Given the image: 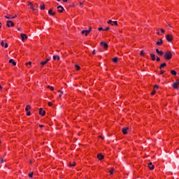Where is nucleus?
<instances>
[{
    "label": "nucleus",
    "instance_id": "1",
    "mask_svg": "<svg viewBox=\"0 0 179 179\" xmlns=\"http://www.w3.org/2000/svg\"><path fill=\"white\" fill-rule=\"evenodd\" d=\"M164 58L169 61V59H171V58H173V54L171 53V52L167 51L165 52Z\"/></svg>",
    "mask_w": 179,
    "mask_h": 179
},
{
    "label": "nucleus",
    "instance_id": "2",
    "mask_svg": "<svg viewBox=\"0 0 179 179\" xmlns=\"http://www.w3.org/2000/svg\"><path fill=\"white\" fill-rule=\"evenodd\" d=\"M166 39L167 40V41H169V43H171V41H173V35L167 34Z\"/></svg>",
    "mask_w": 179,
    "mask_h": 179
},
{
    "label": "nucleus",
    "instance_id": "3",
    "mask_svg": "<svg viewBox=\"0 0 179 179\" xmlns=\"http://www.w3.org/2000/svg\"><path fill=\"white\" fill-rule=\"evenodd\" d=\"M100 45H101V47H103L105 50H107L108 48V45L104 41L101 42Z\"/></svg>",
    "mask_w": 179,
    "mask_h": 179
},
{
    "label": "nucleus",
    "instance_id": "4",
    "mask_svg": "<svg viewBox=\"0 0 179 179\" xmlns=\"http://www.w3.org/2000/svg\"><path fill=\"white\" fill-rule=\"evenodd\" d=\"M6 24L8 27H13V26H15V24L13 23V22L10 21V20H8L6 22Z\"/></svg>",
    "mask_w": 179,
    "mask_h": 179
},
{
    "label": "nucleus",
    "instance_id": "5",
    "mask_svg": "<svg viewBox=\"0 0 179 179\" xmlns=\"http://www.w3.org/2000/svg\"><path fill=\"white\" fill-rule=\"evenodd\" d=\"M57 8L59 13H62V12H64V7H62V6H58Z\"/></svg>",
    "mask_w": 179,
    "mask_h": 179
},
{
    "label": "nucleus",
    "instance_id": "6",
    "mask_svg": "<svg viewBox=\"0 0 179 179\" xmlns=\"http://www.w3.org/2000/svg\"><path fill=\"white\" fill-rule=\"evenodd\" d=\"M128 129H129V127H124L122 129V132L124 134V135H127V134H128Z\"/></svg>",
    "mask_w": 179,
    "mask_h": 179
},
{
    "label": "nucleus",
    "instance_id": "7",
    "mask_svg": "<svg viewBox=\"0 0 179 179\" xmlns=\"http://www.w3.org/2000/svg\"><path fill=\"white\" fill-rule=\"evenodd\" d=\"M178 85H179V80L175 82L172 86L173 87H174V89H178Z\"/></svg>",
    "mask_w": 179,
    "mask_h": 179
},
{
    "label": "nucleus",
    "instance_id": "8",
    "mask_svg": "<svg viewBox=\"0 0 179 179\" xmlns=\"http://www.w3.org/2000/svg\"><path fill=\"white\" fill-rule=\"evenodd\" d=\"M20 36L22 41H24V40H27V35L24 34H21Z\"/></svg>",
    "mask_w": 179,
    "mask_h": 179
},
{
    "label": "nucleus",
    "instance_id": "9",
    "mask_svg": "<svg viewBox=\"0 0 179 179\" xmlns=\"http://www.w3.org/2000/svg\"><path fill=\"white\" fill-rule=\"evenodd\" d=\"M39 114L40 115H45V110H43L42 108H39Z\"/></svg>",
    "mask_w": 179,
    "mask_h": 179
},
{
    "label": "nucleus",
    "instance_id": "10",
    "mask_svg": "<svg viewBox=\"0 0 179 179\" xmlns=\"http://www.w3.org/2000/svg\"><path fill=\"white\" fill-rule=\"evenodd\" d=\"M155 51H156L157 54H158V55H161V56L164 55V52H163V51H162V50L161 51L159 50V49H156Z\"/></svg>",
    "mask_w": 179,
    "mask_h": 179
},
{
    "label": "nucleus",
    "instance_id": "11",
    "mask_svg": "<svg viewBox=\"0 0 179 179\" xmlns=\"http://www.w3.org/2000/svg\"><path fill=\"white\" fill-rule=\"evenodd\" d=\"M148 168L150 169V170H154L155 169V165H153V164H152V162H150L148 164Z\"/></svg>",
    "mask_w": 179,
    "mask_h": 179
},
{
    "label": "nucleus",
    "instance_id": "12",
    "mask_svg": "<svg viewBox=\"0 0 179 179\" xmlns=\"http://www.w3.org/2000/svg\"><path fill=\"white\" fill-rule=\"evenodd\" d=\"M97 158L99 159V160H103V159H104V155H103L101 154H98Z\"/></svg>",
    "mask_w": 179,
    "mask_h": 179
},
{
    "label": "nucleus",
    "instance_id": "13",
    "mask_svg": "<svg viewBox=\"0 0 179 179\" xmlns=\"http://www.w3.org/2000/svg\"><path fill=\"white\" fill-rule=\"evenodd\" d=\"M157 45H162L163 44V39L160 38L158 41L156 43Z\"/></svg>",
    "mask_w": 179,
    "mask_h": 179
},
{
    "label": "nucleus",
    "instance_id": "14",
    "mask_svg": "<svg viewBox=\"0 0 179 179\" xmlns=\"http://www.w3.org/2000/svg\"><path fill=\"white\" fill-rule=\"evenodd\" d=\"M49 61H50V59H47L45 61L41 62V65L44 66V65H45V64H47V62H48Z\"/></svg>",
    "mask_w": 179,
    "mask_h": 179
},
{
    "label": "nucleus",
    "instance_id": "15",
    "mask_svg": "<svg viewBox=\"0 0 179 179\" xmlns=\"http://www.w3.org/2000/svg\"><path fill=\"white\" fill-rule=\"evenodd\" d=\"M9 63L12 64V65H13L14 66H16V63H15V60H13V59H10Z\"/></svg>",
    "mask_w": 179,
    "mask_h": 179
},
{
    "label": "nucleus",
    "instance_id": "16",
    "mask_svg": "<svg viewBox=\"0 0 179 179\" xmlns=\"http://www.w3.org/2000/svg\"><path fill=\"white\" fill-rule=\"evenodd\" d=\"M81 33H82V34H85V36H87V34H89V33H90V32L88 30H83V31H82Z\"/></svg>",
    "mask_w": 179,
    "mask_h": 179
},
{
    "label": "nucleus",
    "instance_id": "17",
    "mask_svg": "<svg viewBox=\"0 0 179 179\" xmlns=\"http://www.w3.org/2000/svg\"><path fill=\"white\" fill-rule=\"evenodd\" d=\"M150 57H151L152 61H156V55H155V54L151 53Z\"/></svg>",
    "mask_w": 179,
    "mask_h": 179
},
{
    "label": "nucleus",
    "instance_id": "18",
    "mask_svg": "<svg viewBox=\"0 0 179 179\" xmlns=\"http://www.w3.org/2000/svg\"><path fill=\"white\" fill-rule=\"evenodd\" d=\"M48 14L50 15V16H54V15H55V13H52V9H50L48 10Z\"/></svg>",
    "mask_w": 179,
    "mask_h": 179
},
{
    "label": "nucleus",
    "instance_id": "19",
    "mask_svg": "<svg viewBox=\"0 0 179 179\" xmlns=\"http://www.w3.org/2000/svg\"><path fill=\"white\" fill-rule=\"evenodd\" d=\"M53 59L55 61V59H57V61H59L60 57L58 55L53 56Z\"/></svg>",
    "mask_w": 179,
    "mask_h": 179
},
{
    "label": "nucleus",
    "instance_id": "20",
    "mask_svg": "<svg viewBox=\"0 0 179 179\" xmlns=\"http://www.w3.org/2000/svg\"><path fill=\"white\" fill-rule=\"evenodd\" d=\"M167 64L166 63H163L160 65L159 69H162V68H164V66H166Z\"/></svg>",
    "mask_w": 179,
    "mask_h": 179
},
{
    "label": "nucleus",
    "instance_id": "21",
    "mask_svg": "<svg viewBox=\"0 0 179 179\" xmlns=\"http://www.w3.org/2000/svg\"><path fill=\"white\" fill-rule=\"evenodd\" d=\"M40 9L41 10H44V9H45V6L43 4L42 6H40Z\"/></svg>",
    "mask_w": 179,
    "mask_h": 179
},
{
    "label": "nucleus",
    "instance_id": "22",
    "mask_svg": "<svg viewBox=\"0 0 179 179\" xmlns=\"http://www.w3.org/2000/svg\"><path fill=\"white\" fill-rule=\"evenodd\" d=\"M30 108H31V106H30V105H28L26 106L25 110L29 111V110H30Z\"/></svg>",
    "mask_w": 179,
    "mask_h": 179
},
{
    "label": "nucleus",
    "instance_id": "23",
    "mask_svg": "<svg viewBox=\"0 0 179 179\" xmlns=\"http://www.w3.org/2000/svg\"><path fill=\"white\" fill-rule=\"evenodd\" d=\"M171 75H173V76L177 75V72H176V71H174V70L171 71Z\"/></svg>",
    "mask_w": 179,
    "mask_h": 179
},
{
    "label": "nucleus",
    "instance_id": "24",
    "mask_svg": "<svg viewBox=\"0 0 179 179\" xmlns=\"http://www.w3.org/2000/svg\"><path fill=\"white\" fill-rule=\"evenodd\" d=\"M108 24H112V26H114V24H113V20H111L108 21Z\"/></svg>",
    "mask_w": 179,
    "mask_h": 179
},
{
    "label": "nucleus",
    "instance_id": "25",
    "mask_svg": "<svg viewBox=\"0 0 179 179\" xmlns=\"http://www.w3.org/2000/svg\"><path fill=\"white\" fill-rule=\"evenodd\" d=\"M75 68H76L77 71H79V69H80V66H79V65L78 64H75Z\"/></svg>",
    "mask_w": 179,
    "mask_h": 179
},
{
    "label": "nucleus",
    "instance_id": "26",
    "mask_svg": "<svg viewBox=\"0 0 179 179\" xmlns=\"http://www.w3.org/2000/svg\"><path fill=\"white\" fill-rule=\"evenodd\" d=\"M29 178H33V172H31L30 173L28 174Z\"/></svg>",
    "mask_w": 179,
    "mask_h": 179
},
{
    "label": "nucleus",
    "instance_id": "27",
    "mask_svg": "<svg viewBox=\"0 0 179 179\" xmlns=\"http://www.w3.org/2000/svg\"><path fill=\"white\" fill-rule=\"evenodd\" d=\"M25 65L27 66H29H29H31V62H29L28 63H26Z\"/></svg>",
    "mask_w": 179,
    "mask_h": 179
},
{
    "label": "nucleus",
    "instance_id": "28",
    "mask_svg": "<svg viewBox=\"0 0 179 179\" xmlns=\"http://www.w3.org/2000/svg\"><path fill=\"white\" fill-rule=\"evenodd\" d=\"M113 61L114 62H117L118 61V57H115V58H113Z\"/></svg>",
    "mask_w": 179,
    "mask_h": 179
},
{
    "label": "nucleus",
    "instance_id": "29",
    "mask_svg": "<svg viewBox=\"0 0 179 179\" xmlns=\"http://www.w3.org/2000/svg\"><path fill=\"white\" fill-rule=\"evenodd\" d=\"M48 89H50V90H54V87H51V86H50V85H48Z\"/></svg>",
    "mask_w": 179,
    "mask_h": 179
},
{
    "label": "nucleus",
    "instance_id": "30",
    "mask_svg": "<svg viewBox=\"0 0 179 179\" xmlns=\"http://www.w3.org/2000/svg\"><path fill=\"white\" fill-rule=\"evenodd\" d=\"M60 94H59V97H62V94H64V92L62 91H59Z\"/></svg>",
    "mask_w": 179,
    "mask_h": 179
},
{
    "label": "nucleus",
    "instance_id": "31",
    "mask_svg": "<svg viewBox=\"0 0 179 179\" xmlns=\"http://www.w3.org/2000/svg\"><path fill=\"white\" fill-rule=\"evenodd\" d=\"M73 166H76V162H73V164H70V167H73Z\"/></svg>",
    "mask_w": 179,
    "mask_h": 179
},
{
    "label": "nucleus",
    "instance_id": "32",
    "mask_svg": "<svg viewBox=\"0 0 179 179\" xmlns=\"http://www.w3.org/2000/svg\"><path fill=\"white\" fill-rule=\"evenodd\" d=\"M112 24H115V26H117L118 25V23L117 22V21H113L112 22Z\"/></svg>",
    "mask_w": 179,
    "mask_h": 179
},
{
    "label": "nucleus",
    "instance_id": "33",
    "mask_svg": "<svg viewBox=\"0 0 179 179\" xmlns=\"http://www.w3.org/2000/svg\"><path fill=\"white\" fill-rule=\"evenodd\" d=\"M98 30H99V31H104V29H103V27H99V28H98Z\"/></svg>",
    "mask_w": 179,
    "mask_h": 179
},
{
    "label": "nucleus",
    "instance_id": "34",
    "mask_svg": "<svg viewBox=\"0 0 179 179\" xmlns=\"http://www.w3.org/2000/svg\"><path fill=\"white\" fill-rule=\"evenodd\" d=\"M1 47H3V45H5V42L3 41L1 42Z\"/></svg>",
    "mask_w": 179,
    "mask_h": 179
},
{
    "label": "nucleus",
    "instance_id": "35",
    "mask_svg": "<svg viewBox=\"0 0 179 179\" xmlns=\"http://www.w3.org/2000/svg\"><path fill=\"white\" fill-rule=\"evenodd\" d=\"M34 8H35L36 10H37V8H38V4L36 3Z\"/></svg>",
    "mask_w": 179,
    "mask_h": 179
},
{
    "label": "nucleus",
    "instance_id": "36",
    "mask_svg": "<svg viewBox=\"0 0 179 179\" xmlns=\"http://www.w3.org/2000/svg\"><path fill=\"white\" fill-rule=\"evenodd\" d=\"M160 31H161V33H162V34H164V32H165L164 29H160Z\"/></svg>",
    "mask_w": 179,
    "mask_h": 179
},
{
    "label": "nucleus",
    "instance_id": "37",
    "mask_svg": "<svg viewBox=\"0 0 179 179\" xmlns=\"http://www.w3.org/2000/svg\"><path fill=\"white\" fill-rule=\"evenodd\" d=\"M113 171H114V168H112L111 171H110V174H113Z\"/></svg>",
    "mask_w": 179,
    "mask_h": 179
},
{
    "label": "nucleus",
    "instance_id": "38",
    "mask_svg": "<svg viewBox=\"0 0 179 179\" xmlns=\"http://www.w3.org/2000/svg\"><path fill=\"white\" fill-rule=\"evenodd\" d=\"M5 17H6V19H10L11 18L10 15H6Z\"/></svg>",
    "mask_w": 179,
    "mask_h": 179
},
{
    "label": "nucleus",
    "instance_id": "39",
    "mask_svg": "<svg viewBox=\"0 0 179 179\" xmlns=\"http://www.w3.org/2000/svg\"><path fill=\"white\" fill-rule=\"evenodd\" d=\"M110 30V27H107L105 29H104V31H107Z\"/></svg>",
    "mask_w": 179,
    "mask_h": 179
},
{
    "label": "nucleus",
    "instance_id": "40",
    "mask_svg": "<svg viewBox=\"0 0 179 179\" xmlns=\"http://www.w3.org/2000/svg\"><path fill=\"white\" fill-rule=\"evenodd\" d=\"M31 9H32L33 10H36V8H34V6H33V5L31 6Z\"/></svg>",
    "mask_w": 179,
    "mask_h": 179
},
{
    "label": "nucleus",
    "instance_id": "41",
    "mask_svg": "<svg viewBox=\"0 0 179 179\" xmlns=\"http://www.w3.org/2000/svg\"><path fill=\"white\" fill-rule=\"evenodd\" d=\"M155 93H156V90H153L152 92H151V94L153 96L155 94Z\"/></svg>",
    "mask_w": 179,
    "mask_h": 179
},
{
    "label": "nucleus",
    "instance_id": "42",
    "mask_svg": "<svg viewBox=\"0 0 179 179\" xmlns=\"http://www.w3.org/2000/svg\"><path fill=\"white\" fill-rule=\"evenodd\" d=\"M157 34H159V35H161L162 34H160V31L159 29H157Z\"/></svg>",
    "mask_w": 179,
    "mask_h": 179
},
{
    "label": "nucleus",
    "instance_id": "43",
    "mask_svg": "<svg viewBox=\"0 0 179 179\" xmlns=\"http://www.w3.org/2000/svg\"><path fill=\"white\" fill-rule=\"evenodd\" d=\"M87 31H90H90H92V27H90L89 29Z\"/></svg>",
    "mask_w": 179,
    "mask_h": 179
},
{
    "label": "nucleus",
    "instance_id": "44",
    "mask_svg": "<svg viewBox=\"0 0 179 179\" xmlns=\"http://www.w3.org/2000/svg\"><path fill=\"white\" fill-rule=\"evenodd\" d=\"M140 55H143V56L145 55L143 54V50H141V51Z\"/></svg>",
    "mask_w": 179,
    "mask_h": 179
},
{
    "label": "nucleus",
    "instance_id": "45",
    "mask_svg": "<svg viewBox=\"0 0 179 179\" xmlns=\"http://www.w3.org/2000/svg\"><path fill=\"white\" fill-rule=\"evenodd\" d=\"M48 106H49L50 107H51V106H52V103L48 102Z\"/></svg>",
    "mask_w": 179,
    "mask_h": 179
},
{
    "label": "nucleus",
    "instance_id": "46",
    "mask_svg": "<svg viewBox=\"0 0 179 179\" xmlns=\"http://www.w3.org/2000/svg\"><path fill=\"white\" fill-rule=\"evenodd\" d=\"M4 47H5V48H8V43H5V45H4Z\"/></svg>",
    "mask_w": 179,
    "mask_h": 179
},
{
    "label": "nucleus",
    "instance_id": "47",
    "mask_svg": "<svg viewBox=\"0 0 179 179\" xmlns=\"http://www.w3.org/2000/svg\"><path fill=\"white\" fill-rule=\"evenodd\" d=\"M27 115H28V116H29V115H31V113L30 112H27Z\"/></svg>",
    "mask_w": 179,
    "mask_h": 179
},
{
    "label": "nucleus",
    "instance_id": "48",
    "mask_svg": "<svg viewBox=\"0 0 179 179\" xmlns=\"http://www.w3.org/2000/svg\"><path fill=\"white\" fill-rule=\"evenodd\" d=\"M92 54H93L94 55L96 54V50H94L92 51Z\"/></svg>",
    "mask_w": 179,
    "mask_h": 179
},
{
    "label": "nucleus",
    "instance_id": "49",
    "mask_svg": "<svg viewBox=\"0 0 179 179\" xmlns=\"http://www.w3.org/2000/svg\"><path fill=\"white\" fill-rule=\"evenodd\" d=\"M39 127H40V128H44V125H43V124L39 125Z\"/></svg>",
    "mask_w": 179,
    "mask_h": 179
},
{
    "label": "nucleus",
    "instance_id": "50",
    "mask_svg": "<svg viewBox=\"0 0 179 179\" xmlns=\"http://www.w3.org/2000/svg\"><path fill=\"white\" fill-rule=\"evenodd\" d=\"M155 89H159L158 85H155Z\"/></svg>",
    "mask_w": 179,
    "mask_h": 179
},
{
    "label": "nucleus",
    "instance_id": "51",
    "mask_svg": "<svg viewBox=\"0 0 179 179\" xmlns=\"http://www.w3.org/2000/svg\"><path fill=\"white\" fill-rule=\"evenodd\" d=\"M157 61H160V57H157Z\"/></svg>",
    "mask_w": 179,
    "mask_h": 179
},
{
    "label": "nucleus",
    "instance_id": "52",
    "mask_svg": "<svg viewBox=\"0 0 179 179\" xmlns=\"http://www.w3.org/2000/svg\"><path fill=\"white\" fill-rule=\"evenodd\" d=\"M1 163H3V158H1Z\"/></svg>",
    "mask_w": 179,
    "mask_h": 179
},
{
    "label": "nucleus",
    "instance_id": "53",
    "mask_svg": "<svg viewBox=\"0 0 179 179\" xmlns=\"http://www.w3.org/2000/svg\"><path fill=\"white\" fill-rule=\"evenodd\" d=\"M80 5L82 6V5H83V2H80Z\"/></svg>",
    "mask_w": 179,
    "mask_h": 179
},
{
    "label": "nucleus",
    "instance_id": "54",
    "mask_svg": "<svg viewBox=\"0 0 179 179\" xmlns=\"http://www.w3.org/2000/svg\"><path fill=\"white\" fill-rule=\"evenodd\" d=\"M163 73H164V71H161V72H160V74H161V75H163Z\"/></svg>",
    "mask_w": 179,
    "mask_h": 179
},
{
    "label": "nucleus",
    "instance_id": "55",
    "mask_svg": "<svg viewBox=\"0 0 179 179\" xmlns=\"http://www.w3.org/2000/svg\"><path fill=\"white\" fill-rule=\"evenodd\" d=\"M15 17H16V15L14 17H12L10 19H15Z\"/></svg>",
    "mask_w": 179,
    "mask_h": 179
},
{
    "label": "nucleus",
    "instance_id": "56",
    "mask_svg": "<svg viewBox=\"0 0 179 179\" xmlns=\"http://www.w3.org/2000/svg\"><path fill=\"white\" fill-rule=\"evenodd\" d=\"M17 30H18V31H20V28H17Z\"/></svg>",
    "mask_w": 179,
    "mask_h": 179
},
{
    "label": "nucleus",
    "instance_id": "57",
    "mask_svg": "<svg viewBox=\"0 0 179 179\" xmlns=\"http://www.w3.org/2000/svg\"><path fill=\"white\" fill-rule=\"evenodd\" d=\"M64 2H68V0H63Z\"/></svg>",
    "mask_w": 179,
    "mask_h": 179
},
{
    "label": "nucleus",
    "instance_id": "58",
    "mask_svg": "<svg viewBox=\"0 0 179 179\" xmlns=\"http://www.w3.org/2000/svg\"><path fill=\"white\" fill-rule=\"evenodd\" d=\"M28 4L29 5H31V2H28Z\"/></svg>",
    "mask_w": 179,
    "mask_h": 179
},
{
    "label": "nucleus",
    "instance_id": "59",
    "mask_svg": "<svg viewBox=\"0 0 179 179\" xmlns=\"http://www.w3.org/2000/svg\"><path fill=\"white\" fill-rule=\"evenodd\" d=\"M1 23L0 22V29H1Z\"/></svg>",
    "mask_w": 179,
    "mask_h": 179
},
{
    "label": "nucleus",
    "instance_id": "60",
    "mask_svg": "<svg viewBox=\"0 0 179 179\" xmlns=\"http://www.w3.org/2000/svg\"><path fill=\"white\" fill-rule=\"evenodd\" d=\"M101 139H104V137H101Z\"/></svg>",
    "mask_w": 179,
    "mask_h": 179
},
{
    "label": "nucleus",
    "instance_id": "61",
    "mask_svg": "<svg viewBox=\"0 0 179 179\" xmlns=\"http://www.w3.org/2000/svg\"><path fill=\"white\" fill-rule=\"evenodd\" d=\"M57 1H58L59 2L61 0H57Z\"/></svg>",
    "mask_w": 179,
    "mask_h": 179
},
{
    "label": "nucleus",
    "instance_id": "62",
    "mask_svg": "<svg viewBox=\"0 0 179 179\" xmlns=\"http://www.w3.org/2000/svg\"><path fill=\"white\" fill-rule=\"evenodd\" d=\"M102 136H99V138H101Z\"/></svg>",
    "mask_w": 179,
    "mask_h": 179
},
{
    "label": "nucleus",
    "instance_id": "63",
    "mask_svg": "<svg viewBox=\"0 0 179 179\" xmlns=\"http://www.w3.org/2000/svg\"><path fill=\"white\" fill-rule=\"evenodd\" d=\"M0 143H1V141H0Z\"/></svg>",
    "mask_w": 179,
    "mask_h": 179
}]
</instances>
